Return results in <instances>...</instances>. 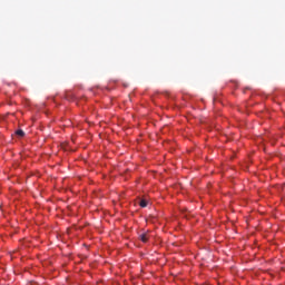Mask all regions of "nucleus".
Returning <instances> with one entry per match:
<instances>
[{
  "label": "nucleus",
  "mask_w": 285,
  "mask_h": 285,
  "mask_svg": "<svg viewBox=\"0 0 285 285\" xmlns=\"http://www.w3.org/2000/svg\"><path fill=\"white\" fill-rule=\"evenodd\" d=\"M139 237H140V242L146 244L148 242V239L150 238V235H148V233H142V234H140Z\"/></svg>",
  "instance_id": "f257e3e1"
},
{
  "label": "nucleus",
  "mask_w": 285,
  "mask_h": 285,
  "mask_svg": "<svg viewBox=\"0 0 285 285\" xmlns=\"http://www.w3.org/2000/svg\"><path fill=\"white\" fill-rule=\"evenodd\" d=\"M139 206H140V208H146V207L148 206V200H146V199H140V200H139Z\"/></svg>",
  "instance_id": "f03ea898"
},
{
  "label": "nucleus",
  "mask_w": 285,
  "mask_h": 285,
  "mask_svg": "<svg viewBox=\"0 0 285 285\" xmlns=\"http://www.w3.org/2000/svg\"><path fill=\"white\" fill-rule=\"evenodd\" d=\"M16 135H17L18 137H26V132H24L22 129H18V130L16 131Z\"/></svg>",
  "instance_id": "7ed1b4c3"
}]
</instances>
